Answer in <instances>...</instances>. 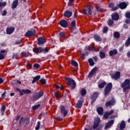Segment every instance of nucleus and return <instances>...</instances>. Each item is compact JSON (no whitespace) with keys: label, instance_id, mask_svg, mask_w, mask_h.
<instances>
[{"label":"nucleus","instance_id":"69168bd1","mask_svg":"<svg viewBox=\"0 0 130 130\" xmlns=\"http://www.w3.org/2000/svg\"><path fill=\"white\" fill-rule=\"evenodd\" d=\"M4 80L0 77V84H3L4 83Z\"/></svg>","mask_w":130,"mask_h":130},{"label":"nucleus","instance_id":"f03ea898","mask_svg":"<svg viewBox=\"0 0 130 130\" xmlns=\"http://www.w3.org/2000/svg\"><path fill=\"white\" fill-rule=\"evenodd\" d=\"M130 80L126 79L124 82L121 84V88H123V92H126L127 90H130Z\"/></svg>","mask_w":130,"mask_h":130},{"label":"nucleus","instance_id":"6ab92c4d","mask_svg":"<svg viewBox=\"0 0 130 130\" xmlns=\"http://www.w3.org/2000/svg\"><path fill=\"white\" fill-rule=\"evenodd\" d=\"M118 126H119L120 129H123V128L125 127V122L124 121H122L120 123L118 124Z\"/></svg>","mask_w":130,"mask_h":130},{"label":"nucleus","instance_id":"a211bd4d","mask_svg":"<svg viewBox=\"0 0 130 130\" xmlns=\"http://www.w3.org/2000/svg\"><path fill=\"white\" fill-rule=\"evenodd\" d=\"M18 4H19V1L18 0H15L12 4V10H15L16 8H17V6H18Z\"/></svg>","mask_w":130,"mask_h":130},{"label":"nucleus","instance_id":"bf43d9fd","mask_svg":"<svg viewBox=\"0 0 130 130\" xmlns=\"http://www.w3.org/2000/svg\"><path fill=\"white\" fill-rule=\"evenodd\" d=\"M55 118H56V120H58V121H61V120H62V118H61L60 117H57Z\"/></svg>","mask_w":130,"mask_h":130},{"label":"nucleus","instance_id":"423d86ee","mask_svg":"<svg viewBox=\"0 0 130 130\" xmlns=\"http://www.w3.org/2000/svg\"><path fill=\"white\" fill-rule=\"evenodd\" d=\"M92 10H93V6H90L89 8L87 10L84 9L82 11V13H83L84 15H87V12H88V15H90V16H91V15H92Z\"/></svg>","mask_w":130,"mask_h":130},{"label":"nucleus","instance_id":"f257e3e1","mask_svg":"<svg viewBox=\"0 0 130 130\" xmlns=\"http://www.w3.org/2000/svg\"><path fill=\"white\" fill-rule=\"evenodd\" d=\"M100 123V118L96 117L94 119L93 125L91 126L92 129L96 130H102L101 128L103 127V126H99Z\"/></svg>","mask_w":130,"mask_h":130},{"label":"nucleus","instance_id":"338daca9","mask_svg":"<svg viewBox=\"0 0 130 130\" xmlns=\"http://www.w3.org/2000/svg\"><path fill=\"white\" fill-rule=\"evenodd\" d=\"M5 96H6V92H5L4 93H3L2 94V98H5Z\"/></svg>","mask_w":130,"mask_h":130},{"label":"nucleus","instance_id":"cd10ccee","mask_svg":"<svg viewBox=\"0 0 130 130\" xmlns=\"http://www.w3.org/2000/svg\"><path fill=\"white\" fill-rule=\"evenodd\" d=\"M41 52H44V53H46V52H48V49L47 48H42L40 47Z\"/></svg>","mask_w":130,"mask_h":130},{"label":"nucleus","instance_id":"2eb2a0df","mask_svg":"<svg viewBox=\"0 0 130 130\" xmlns=\"http://www.w3.org/2000/svg\"><path fill=\"white\" fill-rule=\"evenodd\" d=\"M114 123V121H113V120H112L110 122L107 123L105 127V129H107V128H110V126H111V125H112V124H113Z\"/></svg>","mask_w":130,"mask_h":130},{"label":"nucleus","instance_id":"4d7b16f0","mask_svg":"<svg viewBox=\"0 0 130 130\" xmlns=\"http://www.w3.org/2000/svg\"><path fill=\"white\" fill-rule=\"evenodd\" d=\"M19 93H20V95H21V96H23V95H24V89L20 90L19 91Z\"/></svg>","mask_w":130,"mask_h":130},{"label":"nucleus","instance_id":"de8ad7c7","mask_svg":"<svg viewBox=\"0 0 130 130\" xmlns=\"http://www.w3.org/2000/svg\"><path fill=\"white\" fill-rule=\"evenodd\" d=\"M39 127H40V121L38 122V124L37 126H36V130L39 129Z\"/></svg>","mask_w":130,"mask_h":130},{"label":"nucleus","instance_id":"0e129e2a","mask_svg":"<svg viewBox=\"0 0 130 130\" xmlns=\"http://www.w3.org/2000/svg\"><path fill=\"white\" fill-rule=\"evenodd\" d=\"M118 9V8L117 7L113 8L112 9V11H116V10H117Z\"/></svg>","mask_w":130,"mask_h":130},{"label":"nucleus","instance_id":"052dcab7","mask_svg":"<svg viewBox=\"0 0 130 130\" xmlns=\"http://www.w3.org/2000/svg\"><path fill=\"white\" fill-rule=\"evenodd\" d=\"M109 8H113V7H114V4L113 3H110L109 5Z\"/></svg>","mask_w":130,"mask_h":130},{"label":"nucleus","instance_id":"4be33fe9","mask_svg":"<svg viewBox=\"0 0 130 130\" xmlns=\"http://www.w3.org/2000/svg\"><path fill=\"white\" fill-rule=\"evenodd\" d=\"M117 54V50L116 49H114L113 50H111L109 52L110 56H112V55Z\"/></svg>","mask_w":130,"mask_h":130},{"label":"nucleus","instance_id":"774afa93","mask_svg":"<svg viewBox=\"0 0 130 130\" xmlns=\"http://www.w3.org/2000/svg\"><path fill=\"white\" fill-rule=\"evenodd\" d=\"M127 57H130V51L127 53Z\"/></svg>","mask_w":130,"mask_h":130},{"label":"nucleus","instance_id":"f704fd0d","mask_svg":"<svg viewBox=\"0 0 130 130\" xmlns=\"http://www.w3.org/2000/svg\"><path fill=\"white\" fill-rule=\"evenodd\" d=\"M7 6V2H0V8L3 7H6Z\"/></svg>","mask_w":130,"mask_h":130},{"label":"nucleus","instance_id":"5fc2aeb1","mask_svg":"<svg viewBox=\"0 0 130 130\" xmlns=\"http://www.w3.org/2000/svg\"><path fill=\"white\" fill-rule=\"evenodd\" d=\"M108 24H109V26H111V25H112V24H113V21H112V20H111V19L109 20Z\"/></svg>","mask_w":130,"mask_h":130},{"label":"nucleus","instance_id":"473e14b6","mask_svg":"<svg viewBox=\"0 0 130 130\" xmlns=\"http://www.w3.org/2000/svg\"><path fill=\"white\" fill-rule=\"evenodd\" d=\"M100 57L101 58H105V53L101 51L100 52Z\"/></svg>","mask_w":130,"mask_h":130},{"label":"nucleus","instance_id":"864d4df0","mask_svg":"<svg viewBox=\"0 0 130 130\" xmlns=\"http://www.w3.org/2000/svg\"><path fill=\"white\" fill-rule=\"evenodd\" d=\"M108 31V27H106V26H105L104 27V29H103V32L104 33H106V32Z\"/></svg>","mask_w":130,"mask_h":130},{"label":"nucleus","instance_id":"79ce46f5","mask_svg":"<svg viewBox=\"0 0 130 130\" xmlns=\"http://www.w3.org/2000/svg\"><path fill=\"white\" fill-rule=\"evenodd\" d=\"M130 44V38H129L126 41V42L125 43V46H126V47H127V46H128V45H129Z\"/></svg>","mask_w":130,"mask_h":130},{"label":"nucleus","instance_id":"603ef678","mask_svg":"<svg viewBox=\"0 0 130 130\" xmlns=\"http://www.w3.org/2000/svg\"><path fill=\"white\" fill-rule=\"evenodd\" d=\"M75 2V0H69V2L68 3V6L70 7V6H72V4Z\"/></svg>","mask_w":130,"mask_h":130},{"label":"nucleus","instance_id":"9b49d317","mask_svg":"<svg viewBox=\"0 0 130 130\" xmlns=\"http://www.w3.org/2000/svg\"><path fill=\"white\" fill-rule=\"evenodd\" d=\"M14 31H15V28L13 27H8L6 29V32L9 35H10V34H12Z\"/></svg>","mask_w":130,"mask_h":130},{"label":"nucleus","instance_id":"393cba45","mask_svg":"<svg viewBox=\"0 0 130 130\" xmlns=\"http://www.w3.org/2000/svg\"><path fill=\"white\" fill-rule=\"evenodd\" d=\"M40 79V75H38L35 77L32 81V84H34V83H36L38 80Z\"/></svg>","mask_w":130,"mask_h":130},{"label":"nucleus","instance_id":"e433bc0d","mask_svg":"<svg viewBox=\"0 0 130 130\" xmlns=\"http://www.w3.org/2000/svg\"><path fill=\"white\" fill-rule=\"evenodd\" d=\"M5 111H6V106H3L1 108L2 115H4V113H5Z\"/></svg>","mask_w":130,"mask_h":130},{"label":"nucleus","instance_id":"13d9d810","mask_svg":"<svg viewBox=\"0 0 130 130\" xmlns=\"http://www.w3.org/2000/svg\"><path fill=\"white\" fill-rule=\"evenodd\" d=\"M6 15H7V11L6 10H4L2 12V16H6Z\"/></svg>","mask_w":130,"mask_h":130},{"label":"nucleus","instance_id":"4468645a","mask_svg":"<svg viewBox=\"0 0 130 130\" xmlns=\"http://www.w3.org/2000/svg\"><path fill=\"white\" fill-rule=\"evenodd\" d=\"M64 16L66 18H71V16H73V12L67 10L64 12Z\"/></svg>","mask_w":130,"mask_h":130},{"label":"nucleus","instance_id":"39448f33","mask_svg":"<svg viewBox=\"0 0 130 130\" xmlns=\"http://www.w3.org/2000/svg\"><path fill=\"white\" fill-rule=\"evenodd\" d=\"M112 88V83H109L107 85L105 89V96H107V95L109 94V92H110V90H111Z\"/></svg>","mask_w":130,"mask_h":130},{"label":"nucleus","instance_id":"37998d69","mask_svg":"<svg viewBox=\"0 0 130 130\" xmlns=\"http://www.w3.org/2000/svg\"><path fill=\"white\" fill-rule=\"evenodd\" d=\"M24 94H30L31 93V91L29 89H24L23 90Z\"/></svg>","mask_w":130,"mask_h":130},{"label":"nucleus","instance_id":"f3484780","mask_svg":"<svg viewBox=\"0 0 130 130\" xmlns=\"http://www.w3.org/2000/svg\"><path fill=\"white\" fill-rule=\"evenodd\" d=\"M97 97H98V92L93 93L92 96L91 104H93V103H94V102H95Z\"/></svg>","mask_w":130,"mask_h":130},{"label":"nucleus","instance_id":"9d476101","mask_svg":"<svg viewBox=\"0 0 130 130\" xmlns=\"http://www.w3.org/2000/svg\"><path fill=\"white\" fill-rule=\"evenodd\" d=\"M98 71V68L96 67H94L89 73L88 75V77L90 78V77H91V76H93L94 74H96V72Z\"/></svg>","mask_w":130,"mask_h":130},{"label":"nucleus","instance_id":"c756f323","mask_svg":"<svg viewBox=\"0 0 130 130\" xmlns=\"http://www.w3.org/2000/svg\"><path fill=\"white\" fill-rule=\"evenodd\" d=\"M88 62L91 67H93V66L95 64V62H94V60H93V59H89Z\"/></svg>","mask_w":130,"mask_h":130},{"label":"nucleus","instance_id":"c9c22d12","mask_svg":"<svg viewBox=\"0 0 130 130\" xmlns=\"http://www.w3.org/2000/svg\"><path fill=\"white\" fill-rule=\"evenodd\" d=\"M54 96L56 98H60L61 96L60 95V93L59 92H56L54 93Z\"/></svg>","mask_w":130,"mask_h":130},{"label":"nucleus","instance_id":"4c0bfd02","mask_svg":"<svg viewBox=\"0 0 130 130\" xmlns=\"http://www.w3.org/2000/svg\"><path fill=\"white\" fill-rule=\"evenodd\" d=\"M40 107V104H38L32 106V108L33 110H36V109H37Z\"/></svg>","mask_w":130,"mask_h":130},{"label":"nucleus","instance_id":"0eeeda50","mask_svg":"<svg viewBox=\"0 0 130 130\" xmlns=\"http://www.w3.org/2000/svg\"><path fill=\"white\" fill-rule=\"evenodd\" d=\"M60 112H61V114L63 115V117H66L68 115L69 111H68L67 110H66L64 106H61L60 107Z\"/></svg>","mask_w":130,"mask_h":130},{"label":"nucleus","instance_id":"e2e57ef3","mask_svg":"<svg viewBox=\"0 0 130 130\" xmlns=\"http://www.w3.org/2000/svg\"><path fill=\"white\" fill-rule=\"evenodd\" d=\"M22 43V42L21 41H18L16 42V44H21V43Z\"/></svg>","mask_w":130,"mask_h":130},{"label":"nucleus","instance_id":"dca6fc26","mask_svg":"<svg viewBox=\"0 0 130 130\" xmlns=\"http://www.w3.org/2000/svg\"><path fill=\"white\" fill-rule=\"evenodd\" d=\"M114 112V111H113V110H111L110 112H106L105 113V114L104 115V117L105 118H108V117H109V116H110V115H111V114H112V113H113Z\"/></svg>","mask_w":130,"mask_h":130},{"label":"nucleus","instance_id":"1a4fd4ad","mask_svg":"<svg viewBox=\"0 0 130 130\" xmlns=\"http://www.w3.org/2000/svg\"><path fill=\"white\" fill-rule=\"evenodd\" d=\"M119 78H120V72H117L112 75V79H114V80H117Z\"/></svg>","mask_w":130,"mask_h":130},{"label":"nucleus","instance_id":"680f3d73","mask_svg":"<svg viewBox=\"0 0 130 130\" xmlns=\"http://www.w3.org/2000/svg\"><path fill=\"white\" fill-rule=\"evenodd\" d=\"M125 22L126 24H130V19H126L125 20Z\"/></svg>","mask_w":130,"mask_h":130},{"label":"nucleus","instance_id":"aec40b11","mask_svg":"<svg viewBox=\"0 0 130 130\" xmlns=\"http://www.w3.org/2000/svg\"><path fill=\"white\" fill-rule=\"evenodd\" d=\"M45 43V39L42 37L39 38L38 39V44H43Z\"/></svg>","mask_w":130,"mask_h":130},{"label":"nucleus","instance_id":"c03bdc74","mask_svg":"<svg viewBox=\"0 0 130 130\" xmlns=\"http://www.w3.org/2000/svg\"><path fill=\"white\" fill-rule=\"evenodd\" d=\"M40 81L42 85H45V84H46V80H45L44 79H41Z\"/></svg>","mask_w":130,"mask_h":130},{"label":"nucleus","instance_id":"ea45409f","mask_svg":"<svg viewBox=\"0 0 130 130\" xmlns=\"http://www.w3.org/2000/svg\"><path fill=\"white\" fill-rule=\"evenodd\" d=\"M81 95L82 96H84L85 95H86V90L82 89L81 90Z\"/></svg>","mask_w":130,"mask_h":130},{"label":"nucleus","instance_id":"72a5a7b5","mask_svg":"<svg viewBox=\"0 0 130 130\" xmlns=\"http://www.w3.org/2000/svg\"><path fill=\"white\" fill-rule=\"evenodd\" d=\"M71 64L73 67H78L79 66V64H78V62L75 60H71Z\"/></svg>","mask_w":130,"mask_h":130},{"label":"nucleus","instance_id":"6e6552de","mask_svg":"<svg viewBox=\"0 0 130 130\" xmlns=\"http://www.w3.org/2000/svg\"><path fill=\"white\" fill-rule=\"evenodd\" d=\"M59 24L61 27H63V28H67L69 25L68 21H67L66 20H62L60 21Z\"/></svg>","mask_w":130,"mask_h":130},{"label":"nucleus","instance_id":"412c9836","mask_svg":"<svg viewBox=\"0 0 130 130\" xmlns=\"http://www.w3.org/2000/svg\"><path fill=\"white\" fill-rule=\"evenodd\" d=\"M127 6V5H126V3L124 2L121 3L119 4V7L120 8V9H121L122 10L123 9H125Z\"/></svg>","mask_w":130,"mask_h":130},{"label":"nucleus","instance_id":"bb28decb","mask_svg":"<svg viewBox=\"0 0 130 130\" xmlns=\"http://www.w3.org/2000/svg\"><path fill=\"white\" fill-rule=\"evenodd\" d=\"M30 122V119L28 118H25V119L23 121V125L24 126H26L28 123Z\"/></svg>","mask_w":130,"mask_h":130},{"label":"nucleus","instance_id":"58836bf2","mask_svg":"<svg viewBox=\"0 0 130 130\" xmlns=\"http://www.w3.org/2000/svg\"><path fill=\"white\" fill-rule=\"evenodd\" d=\"M106 85V83L103 82L99 85V87L101 89L104 87V86Z\"/></svg>","mask_w":130,"mask_h":130},{"label":"nucleus","instance_id":"c85d7f7f","mask_svg":"<svg viewBox=\"0 0 130 130\" xmlns=\"http://www.w3.org/2000/svg\"><path fill=\"white\" fill-rule=\"evenodd\" d=\"M40 47H39V48H34V52H35V53H39V52H41V49H40Z\"/></svg>","mask_w":130,"mask_h":130},{"label":"nucleus","instance_id":"8fccbe9b","mask_svg":"<svg viewBox=\"0 0 130 130\" xmlns=\"http://www.w3.org/2000/svg\"><path fill=\"white\" fill-rule=\"evenodd\" d=\"M59 35L61 37H62V38H64V37H66V35L64 34V32H60Z\"/></svg>","mask_w":130,"mask_h":130},{"label":"nucleus","instance_id":"7ed1b4c3","mask_svg":"<svg viewBox=\"0 0 130 130\" xmlns=\"http://www.w3.org/2000/svg\"><path fill=\"white\" fill-rule=\"evenodd\" d=\"M44 93V91L43 90H41L39 91V93L37 92H36L32 94V99L34 100V101H36L38 100L41 97H42L43 96V94Z\"/></svg>","mask_w":130,"mask_h":130},{"label":"nucleus","instance_id":"f8f14e48","mask_svg":"<svg viewBox=\"0 0 130 130\" xmlns=\"http://www.w3.org/2000/svg\"><path fill=\"white\" fill-rule=\"evenodd\" d=\"M35 34V30H28L25 35L26 37L33 36Z\"/></svg>","mask_w":130,"mask_h":130},{"label":"nucleus","instance_id":"7c9ffc66","mask_svg":"<svg viewBox=\"0 0 130 130\" xmlns=\"http://www.w3.org/2000/svg\"><path fill=\"white\" fill-rule=\"evenodd\" d=\"M75 28H76V21H73L71 23V29L74 30Z\"/></svg>","mask_w":130,"mask_h":130},{"label":"nucleus","instance_id":"a18cd8bd","mask_svg":"<svg viewBox=\"0 0 130 130\" xmlns=\"http://www.w3.org/2000/svg\"><path fill=\"white\" fill-rule=\"evenodd\" d=\"M125 16L126 18H128V19H130V12H127L125 13Z\"/></svg>","mask_w":130,"mask_h":130},{"label":"nucleus","instance_id":"6e6d98bb","mask_svg":"<svg viewBox=\"0 0 130 130\" xmlns=\"http://www.w3.org/2000/svg\"><path fill=\"white\" fill-rule=\"evenodd\" d=\"M5 58V55L4 54H0V60L4 59Z\"/></svg>","mask_w":130,"mask_h":130},{"label":"nucleus","instance_id":"2f4dec72","mask_svg":"<svg viewBox=\"0 0 130 130\" xmlns=\"http://www.w3.org/2000/svg\"><path fill=\"white\" fill-rule=\"evenodd\" d=\"M94 38L96 41H101V38L98 35H95Z\"/></svg>","mask_w":130,"mask_h":130},{"label":"nucleus","instance_id":"ddd939ff","mask_svg":"<svg viewBox=\"0 0 130 130\" xmlns=\"http://www.w3.org/2000/svg\"><path fill=\"white\" fill-rule=\"evenodd\" d=\"M115 105V100L112 99L106 103V106H112Z\"/></svg>","mask_w":130,"mask_h":130},{"label":"nucleus","instance_id":"a19ab883","mask_svg":"<svg viewBox=\"0 0 130 130\" xmlns=\"http://www.w3.org/2000/svg\"><path fill=\"white\" fill-rule=\"evenodd\" d=\"M114 36L116 38H119V36H120L118 32H115Z\"/></svg>","mask_w":130,"mask_h":130},{"label":"nucleus","instance_id":"49530a36","mask_svg":"<svg viewBox=\"0 0 130 130\" xmlns=\"http://www.w3.org/2000/svg\"><path fill=\"white\" fill-rule=\"evenodd\" d=\"M22 54L24 57H28L29 56V55L25 52H22Z\"/></svg>","mask_w":130,"mask_h":130},{"label":"nucleus","instance_id":"09e8293b","mask_svg":"<svg viewBox=\"0 0 130 130\" xmlns=\"http://www.w3.org/2000/svg\"><path fill=\"white\" fill-rule=\"evenodd\" d=\"M96 10L100 13H101V12H102V9H101V7H100V6H98L96 7Z\"/></svg>","mask_w":130,"mask_h":130},{"label":"nucleus","instance_id":"b1692460","mask_svg":"<svg viewBox=\"0 0 130 130\" xmlns=\"http://www.w3.org/2000/svg\"><path fill=\"white\" fill-rule=\"evenodd\" d=\"M97 112L100 115H102L103 114V108L102 107L98 108Z\"/></svg>","mask_w":130,"mask_h":130},{"label":"nucleus","instance_id":"20e7f679","mask_svg":"<svg viewBox=\"0 0 130 130\" xmlns=\"http://www.w3.org/2000/svg\"><path fill=\"white\" fill-rule=\"evenodd\" d=\"M65 80L68 81V84L70 86L72 89H75V88H76V82L74 79L67 77L65 78Z\"/></svg>","mask_w":130,"mask_h":130},{"label":"nucleus","instance_id":"5701e85b","mask_svg":"<svg viewBox=\"0 0 130 130\" xmlns=\"http://www.w3.org/2000/svg\"><path fill=\"white\" fill-rule=\"evenodd\" d=\"M119 18V17L117 13L112 15V19L113 20H114V21H117V20H118Z\"/></svg>","mask_w":130,"mask_h":130},{"label":"nucleus","instance_id":"a878e982","mask_svg":"<svg viewBox=\"0 0 130 130\" xmlns=\"http://www.w3.org/2000/svg\"><path fill=\"white\" fill-rule=\"evenodd\" d=\"M82 104H83V101L80 100L78 101V102L77 103L76 106V108H81V107H82Z\"/></svg>","mask_w":130,"mask_h":130},{"label":"nucleus","instance_id":"3c124183","mask_svg":"<svg viewBox=\"0 0 130 130\" xmlns=\"http://www.w3.org/2000/svg\"><path fill=\"white\" fill-rule=\"evenodd\" d=\"M34 68H35V69H39L40 68V65L39 64H35L34 65Z\"/></svg>","mask_w":130,"mask_h":130}]
</instances>
